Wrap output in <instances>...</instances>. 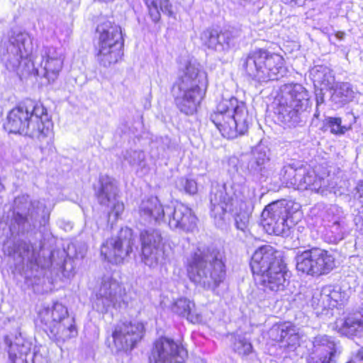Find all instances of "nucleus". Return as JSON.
<instances>
[{"label":"nucleus","instance_id":"1","mask_svg":"<svg viewBox=\"0 0 363 363\" xmlns=\"http://www.w3.org/2000/svg\"><path fill=\"white\" fill-rule=\"evenodd\" d=\"M52 124L47 109L32 101L23 103L11 109L4 124V128L11 133H18L36 138L43 155L54 152Z\"/></svg>","mask_w":363,"mask_h":363},{"label":"nucleus","instance_id":"2","mask_svg":"<svg viewBox=\"0 0 363 363\" xmlns=\"http://www.w3.org/2000/svg\"><path fill=\"white\" fill-rule=\"evenodd\" d=\"M223 252L213 247L199 246L186 262L189 279L204 289H215L225 277Z\"/></svg>","mask_w":363,"mask_h":363},{"label":"nucleus","instance_id":"3","mask_svg":"<svg viewBox=\"0 0 363 363\" xmlns=\"http://www.w3.org/2000/svg\"><path fill=\"white\" fill-rule=\"evenodd\" d=\"M246 179L236 178L223 185L213 186L210 193L211 217L218 226H222L228 208L239 207L240 209H252L256 201L255 188L246 185Z\"/></svg>","mask_w":363,"mask_h":363},{"label":"nucleus","instance_id":"4","mask_svg":"<svg viewBox=\"0 0 363 363\" xmlns=\"http://www.w3.org/2000/svg\"><path fill=\"white\" fill-rule=\"evenodd\" d=\"M208 82L207 74L196 62H188L177 84V91H174L178 108L186 115L195 113L203 99Z\"/></svg>","mask_w":363,"mask_h":363},{"label":"nucleus","instance_id":"5","mask_svg":"<svg viewBox=\"0 0 363 363\" xmlns=\"http://www.w3.org/2000/svg\"><path fill=\"white\" fill-rule=\"evenodd\" d=\"M210 118L221 135L228 139L245 134L250 124L245 104L235 97L222 99Z\"/></svg>","mask_w":363,"mask_h":363},{"label":"nucleus","instance_id":"6","mask_svg":"<svg viewBox=\"0 0 363 363\" xmlns=\"http://www.w3.org/2000/svg\"><path fill=\"white\" fill-rule=\"evenodd\" d=\"M243 67L246 73L258 82L279 80L288 72L281 55L264 49L250 52L244 61Z\"/></svg>","mask_w":363,"mask_h":363},{"label":"nucleus","instance_id":"7","mask_svg":"<svg viewBox=\"0 0 363 363\" xmlns=\"http://www.w3.org/2000/svg\"><path fill=\"white\" fill-rule=\"evenodd\" d=\"M281 99L277 108V119L288 128L303 121V112L309 104L308 91L300 84H286L281 88Z\"/></svg>","mask_w":363,"mask_h":363},{"label":"nucleus","instance_id":"8","mask_svg":"<svg viewBox=\"0 0 363 363\" xmlns=\"http://www.w3.org/2000/svg\"><path fill=\"white\" fill-rule=\"evenodd\" d=\"M96 57L100 65L108 67L123 56V40L120 26L106 21L96 28Z\"/></svg>","mask_w":363,"mask_h":363},{"label":"nucleus","instance_id":"9","mask_svg":"<svg viewBox=\"0 0 363 363\" xmlns=\"http://www.w3.org/2000/svg\"><path fill=\"white\" fill-rule=\"evenodd\" d=\"M33 43L29 34L25 31L11 30L9 38L2 41L0 52L1 60L6 63L8 68L16 70L22 64L27 66L33 52Z\"/></svg>","mask_w":363,"mask_h":363},{"label":"nucleus","instance_id":"10","mask_svg":"<svg viewBox=\"0 0 363 363\" xmlns=\"http://www.w3.org/2000/svg\"><path fill=\"white\" fill-rule=\"evenodd\" d=\"M281 175L284 182L294 189H308L322 195L327 191L328 181L318 176L313 169L287 164L282 168Z\"/></svg>","mask_w":363,"mask_h":363},{"label":"nucleus","instance_id":"11","mask_svg":"<svg viewBox=\"0 0 363 363\" xmlns=\"http://www.w3.org/2000/svg\"><path fill=\"white\" fill-rule=\"evenodd\" d=\"M295 259L298 272L313 277L326 274L335 267L334 257L328 251L318 247L298 252Z\"/></svg>","mask_w":363,"mask_h":363},{"label":"nucleus","instance_id":"12","mask_svg":"<svg viewBox=\"0 0 363 363\" xmlns=\"http://www.w3.org/2000/svg\"><path fill=\"white\" fill-rule=\"evenodd\" d=\"M93 306L102 313H106L110 308H125L127 297L125 290L116 280L104 277L96 291Z\"/></svg>","mask_w":363,"mask_h":363},{"label":"nucleus","instance_id":"13","mask_svg":"<svg viewBox=\"0 0 363 363\" xmlns=\"http://www.w3.org/2000/svg\"><path fill=\"white\" fill-rule=\"evenodd\" d=\"M290 206L286 201H277L267 206L262 213V224L269 235L287 236L291 227L289 221Z\"/></svg>","mask_w":363,"mask_h":363},{"label":"nucleus","instance_id":"14","mask_svg":"<svg viewBox=\"0 0 363 363\" xmlns=\"http://www.w3.org/2000/svg\"><path fill=\"white\" fill-rule=\"evenodd\" d=\"M95 195L100 205L108 209V221L114 222L124 210L123 203L118 199V186L116 180L107 175L99 178Z\"/></svg>","mask_w":363,"mask_h":363},{"label":"nucleus","instance_id":"15","mask_svg":"<svg viewBox=\"0 0 363 363\" xmlns=\"http://www.w3.org/2000/svg\"><path fill=\"white\" fill-rule=\"evenodd\" d=\"M133 244L132 230L122 228L117 238H111L102 245L101 254L108 262L121 264L132 252Z\"/></svg>","mask_w":363,"mask_h":363},{"label":"nucleus","instance_id":"16","mask_svg":"<svg viewBox=\"0 0 363 363\" xmlns=\"http://www.w3.org/2000/svg\"><path fill=\"white\" fill-rule=\"evenodd\" d=\"M186 350L167 337H160L154 344L150 363H184L187 358Z\"/></svg>","mask_w":363,"mask_h":363},{"label":"nucleus","instance_id":"17","mask_svg":"<svg viewBox=\"0 0 363 363\" xmlns=\"http://www.w3.org/2000/svg\"><path fill=\"white\" fill-rule=\"evenodd\" d=\"M16 212L13 220L18 225V231L28 230L35 223L40 211L43 212L45 206L40 201H30L28 196L16 198L14 201Z\"/></svg>","mask_w":363,"mask_h":363},{"label":"nucleus","instance_id":"18","mask_svg":"<svg viewBox=\"0 0 363 363\" xmlns=\"http://www.w3.org/2000/svg\"><path fill=\"white\" fill-rule=\"evenodd\" d=\"M279 254L273 247L268 245L259 247L254 252L250 267L255 279L284 265Z\"/></svg>","mask_w":363,"mask_h":363},{"label":"nucleus","instance_id":"19","mask_svg":"<svg viewBox=\"0 0 363 363\" xmlns=\"http://www.w3.org/2000/svg\"><path fill=\"white\" fill-rule=\"evenodd\" d=\"M144 333V325L140 322L120 323L112 333L113 342L118 350H132Z\"/></svg>","mask_w":363,"mask_h":363},{"label":"nucleus","instance_id":"20","mask_svg":"<svg viewBox=\"0 0 363 363\" xmlns=\"http://www.w3.org/2000/svg\"><path fill=\"white\" fill-rule=\"evenodd\" d=\"M324 221L326 222L324 237L329 243H337L343 240L347 233V224L342 208L330 206L325 212Z\"/></svg>","mask_w":363,"mask_h":363},{"label":"nucleus","instance_id":"21","mask_svg":"<svg viewBox=\"0 0 363 363\" xmlns=\"http://www.w3.org/2000/svg\"><path fill=\"white\" fill-rule=\"evenodd\" d=\"M171 229L192 232L196 228L197 218L192 210L183 203H177L174 208L166 206L165 218Z\"/></svg>","mask_w":363,"mask_h":363},{"label":"nucleus","instance_id":"22","mask_svg":"<svg viewBox=\"0 0 363 363\" xmlns=\"http://www.w3.org/2000/svg\"><path fill=\"white\" fill-rule=\"evenodd\" d=\"M41 67L44 69V77L50 82H54L62 70L64 57L60 49L54 47H43L41 51Z\"/></svg>","mask_w":363,"mask_h":363},{"label":"nucleus","instance_id":"23","mask_svg":"<svg viewBox=\"0 0 363 363\" xmlns=\"http://www.w3.org/2000/svg\"><path fill=\"white\" fill-rule=\"evenodd\" d=\"M166 207L156 196L143 199L138 206L139 219L144 224H160L165 220Z\"/></svg>","mask_w":363,"mask_h":363},{"label":"nucleus","instance_id":"24","mask_svg":"<svg viewBox=\"0 0 363 363\" xmlns=\"http://www.w3.org/2000/svg\"><path fill=\"white\" fill-rule=\"evenodd\" d=\"M203 43L210 49L225 52L233 47L237 41V32L225 30L218 33L216 30H206L201 34Z\"/></svg>","mask_w":363,"mask_h":363},{"label":"nucleus","instance_id":"25","mask_svg":"<svg viewBox=\"0 0 363 363\" xmlns=\"http://www.w3.org/2000/svg\"><path fill=\"white\" fill-rule=\"evenodd\" d=\"M269 160L264 150L256 148L248 161L247 176L255 182H260L265 177V164Z\"/></svg>","mask_w":363,"mask_h":363},{"label":"nucleus","instance_id":"26","mask_svg":"<svg viewBox=\"0 0 363 363\" xmlns=\"http://www.w3.org/2000/svg\"><path fill=\"white\" fill-rule=\"evenodd\" d=\"M255 280L262 286L263 291L267 289L273 292L283 291L286 284L285 265L276 268Z\"/></svg>","mask_w":363,"mask_h":363},{"label":"nucleus","instance_id":"27","mask_svg":"<svg viewBox=\"0 0 363 363\" xmlns=\"http://www.w3.org/2000/svg\"><path fill=\"white\" fill-rule=\"evenodd\" d=\"M8 345L9 357L12 363H23L31 349V343L26 340L21 333L13 340L6 338Z\"/></svg>","mask_w":363,"mask_h":363},{"label":"nucleus","instance_id":"28","mask_svg":"<svg viewBox=\"0 0 363 363\" xmlns=\"http://www.w3.org/2000/svg\"><path fill=\"white\" fill-rule=\"evenodd\" d=\"M339 333L350 338L361 337L363 334V316L360 313L348 315L337 323Z\"/></svg>","mask_w":363,"mask_h":363},{"label":"nucleus","instance_id":"29","mask_svg":"<svg viewBox=\"0 0 363 363\" xmlns=\"http://www.w3.org/2000/svg\"><path fill=\"white\" fill-rule=\"evenodd\" d=\"M41 322L45 325V330L57 325L68 318V312L67 308L62 303H55L52 308H47L43 309L40 313Z\"/></svg>","mask_w":363,"mask_h":363},{"label":"nucleus","instance_id":"30","mask_svg":"<svg viewBox=\"0 0 363 363\" xmlns=\"http://www.w3.org/2000/svg\"><path fill=\"white\" fill-rule=\"evenodd\" d=\"M312 342L311 352L319 356H328V358L336 360L340 352L332 337L320 335L315 337Z\"/></svg>","mask_w":363,"mask_h":363},{"label":"nucleus","instance_id":"31","mask_svg":"<svg viewBox=\"0 0 363 363\" xmlns=\"http://www.w3.org/2000/svg\"><path fill=\"white\" fill-rule=\"evenodd\" d=\"M40 247H34L30 242L24 240H19L13 245L11 250H9V255L15 257L16 255L20 258V262L26 259L30 262L37 261Z\"/></svg>","mask_w":363,"mask_h":363},{"label":"nucleus","instance_id":"32","mask_svg":"<svg viewBox=\"0 0 363 363\" xmlns=\"http://www.w3.org/2000/svg\"><path fill=\"white\" fill-rule=\"evenodd\" d=\"M310 77L315 86L329 89L335 83L333 72L324 65H316L310 70Z\"/></svg>","mask_w":363,"mask_h":363},{"label":"nucleus","instance_id":"33","mask_svg":"<svg viewBox=\"0 0 363 363\" xmlns=\"http://www.w3.org/2000/svg\"><path fill=\"white\" fill-rule=\"evenodd\" d=\"M330 89L333 91L330 100L337 108L342 107L351 101L354 96L352 86L348 82H337Z\"/></svg>","mask_w":363,"mask_h":363},{"label":"nucleus","instance_id":"34","mask_svg":"<svg viewBox=\"0 0 363 363\" xmlns=\"http://www.w3.org/2000/svg\"><path fill=\"white\" fill-rule=\"evenodd\" d=\"M194 303L186 298H180L172 306V311L179 316L186 318L190 323H196L201 320L199 314L194 311Z\"/></svg>","mask_w":363,"mask_h":363},{"label":"nucleus","instance_id":"35","mask_svg":"<svg viewBox=\"0 0 363 363\" xmlns=\"http://www.w3.org/2000/svg\"><path fill=\"white\" fill-rule=\"evenodd\" d=\"M46 330L50 332V335L57 342H65L77 335V330L73 323V320L70 318Z\"/></svg>","mask_w":363,"mask_h":363},{"label":"nucleus","instance_id":"36","mask_svg":"<svg viewBox=\"0 0 363 363\" xmlns=\"http://www.w3.org/2000/svg\"><path fill=\"white\" fill-rule=\"evenodd\" d=\"M166 257L163 245L142 247V260L150 267L154 268L158 264H163Z\"/></svg>","mask_w":363,"mask_h":363},{"label":"nucleus","instance_id":"37","mask_svg":"<svg viewBox=\"0 0 363 363\" xmlns=\"http://www.w3.org/2000/svg\"><path fill=\"white\" fill-rule=\"evenodd\" d=\"M269 335L274 340L286 342L289 345H295L298 339L295 329L286 324L273 326L269 330Z\"/></svg>","mask_w":363,"mask_h":363},{"label":"nucleus","instance_id":"38","mask_svg":"<svg viewBox=\"0 0 363 363\" xmlns=\"http://www.w3.org/2000/svg\"><path fill=\"white\" fill-rule=\"evenodd\" d=\"M232 347L233 351L242 358L249 356L254 351L250 341L242 335L232 337Z\"/></svg>","mask_w":363,"mask_h":363},{"label":"nucleus","instance_id":"39","mask_svg":"<svg viewBox=\"0 0 363 363\" xmlns=\"http://www.w3.org/2000/svg\"><path fill=\"white\" fill-rule=\"evenodd\" d=\"M140 241L142 247H155L157 245H163L162 238L160 232L155 228H149L140 232Z\"/></svg>","mask_w":363,"mask_h":363},{"label":"nucleus","instance_id":"40","mask_svg":"<svg viewBox=\"0 0 363 363\" xmlns=\"http://www.w3.org/2000/svg\"><path fill=\"white\" fill-rule=\"evenodd\" d=\"M327 294L323 289L320 292H316L313 295L311 298V306L318 311L319 310L323 311L328 308H331V303L328 301Z\"/></svg>","mask_w":363,"mask_h":363},{"label":"nucleus","instance_id":"41","mask_svg":"<svg viewBox=\"0 0 363 363\" xmlns=\"http://www.w3.org/2000/svg\"><path fill=\"white\" fill-rule=\"evenodd\" d=\"M123 158L131 166L143 167L145 164V156L141 150H127L124 155Z\"/></svg>","mask_w":363,"mask_h":363},{"label":"nucleus","instance_id":"42","mask_svg":"<svg viewBox=\"0 0 363 363\" xmlns=\"http://www.w3.org/2000/svg\"><path fill=\"white\" fill-rule=\"evenodd\" d=\"M177 186L189 194H195L198 191L197 184L194 179L180 178L177 182Z\"/></svg>","mask_w":363,"mask_h":363},{"label":"nucleus","instance_id":"43","mask_svg":"<svg viewBox=\"0 0 363 363\" xmlns=\"http://www.w3.org/2000/svg\"><path fill=\"white\" fill-rule=\"evenodd\" d=\"M323 289L329 299V303H331V308L335 307L340 301H342V295L339 288L335 289L332 286H328L324 287Z\"/></svg>","mask_w":363,"mask_h":363},{"label":"nucleus","instance_id":"44","mask_svg":"<svg viewBox=\"0 0 363 363\" xmlns=\"http://www.w3.org/2000/svg\"><path fill=\"white\" fill-rule=\"evenodd\" d=\"M327 125L333 133H342L344 131L341 126V119L340 118H328L326 119Z\"/></svg>","mask_w":363,"mask_h":363},{"label":"nucleus","instance_id":"45","mask_svg":"<svg viewBox=\"0 0 363 363\" xmlns=\"http://www.w3.org/2000/svg\"><path fill=\"white\" fill-rule=\"evenodd\" d=\"M336 360L328 358V356H319L311 352L307 357L306 363H333Z\"/></svg>","mask_w":363,"mask_h":363},{"label":"nucleus","instance_id":"46","mask_svg":"<svg viewBox=\"0 0 363 363\" xmlns=\"http://www.w3.org/2000/svg\"><path fill=\"white\" fill-rule=\"evenodd\" d=\"M149 11V15L152 21L157 23L160 19V11L157 1L147 6Z\"/></svg>","mask_w":363,"mask_h":363},{"label":"nucleus","instance_id":"47","mask_svg":"<svg viewBox=\"0 0 363 363\" xmlns=\"http://www.w3.org/2000/svg\"><path fill=\"white\" fill-rule=\"evenodd\" d=\"M248 219L246 216L241 217L238 216L235 218V225L236 228L240 230L244 231L247 226Z\"/></svg>","mask_w":363,"mask_h":363},{"label":"nucleus","instance_id":"48","mask_svg":"<svg viewBox=\"0 0 363 363\" xmlns=\"http://www.w3.org/2000/svg\"><path fill=\"white\" fill-rule=\"evenodd\" d=\"M160 10L165 14L168 16H172V5L169 3V0H162L160 2Z\"/></svg>","mask_w":363,"mask_h":363},{"label":"nucleus","instance_id":"49","mask_svg":"<svg viewBox=\"0 0 363 363\" xmlns=\"http://www.w3.org/2000/svg\"><path fill=\"white\" fill-rule=\"evenodd\" d=\"M355 196L363 204V181L357 184L355 189Z\"/></svg>","mask_w":363,"mask_h":363},{"label":"nucleus","instance_id":"50","mask_svg":"<svg viewBox=\"0 0 363 363\" xmlns=\"http://www.w3.org/2000/svg\"><path fill=\"white\" fill-rule=\"evenodd\" d=\"M320 90L319 93L316 94V106L319 107L320 105L323 104L324 103V96L322 92V90L323 88L320 87Z\"/></svg>","mask_w":363,"mask_h":363},{"label":"nucleus","instance_id":"51","mask_svg":"<svg viewBox=\"0 0 363 363\" xmlns=\"http://www.w3.org/2000/svg\"><path fill=\"white\" fill-rule=\"evenodd\" d=\"M354 222L357 228L363 233V219H360V221L358 222L357 220V216H355L354 218Z\"/></svg>","mask_w":363,"mask_h":363},{"label":"nucleus","instance_id":"52","mask_svg":"<svg viewBox=\"0 0 363 363\" xmlns=\"http://www.w3.org/2000/svg\"><path fill=\"white\" fill-rule=\"evenodd\" d=\"M284 4H295V5H301L304 0H281Z\"/></svg>","mask_w":363,"mask_h":363},{"label":"nucleus","instance_id":"53","mask_svg":"<svg viewBox=\"0 0 363 363\" xmlns=\"http://www.w3.org/2000/svg\"><path fill=\"white\" fill-rule=\"evenodd\" d=\"M357 216V220L358 222L360 221V219H363V207L359 210L358 213L355 215Z\"/></svg>","mask_w":363,"mask_h":363},{"label":"nucleus","instance_id":"54","mask_svg":"<svg viewBox=\"0 0 363 363\" xmlns=\"http://www.w3.org/2000/svg\"><path fill=\"white\" fill-rule=\"evenodd\" d=\"M345 33L342 31H338L336 33L335 36L339 40H343L345 38Z\"/></svg>","mask_w":363,"mask_h":363},{"label":"nucleus","instance_id":"55","mask_svg":"<svg viewBox=\"0 0 363 363\" xmlns=\"http://www.w3.org/2000/svg\"><path fill=\"white\" fill-rule=\"evenodd\" d=\"M357 358L359 360H363V348H361L357 354Z\"/></svg>","mask_w":363,"mask_h":363},{"label":"nucleus","instance_id":"56","mask_svg":"<svg viewBox=\"0 0 363 363\" xmlns=\"http://www.w3.org/2000/svg\"><path fill=\"white\" fill-rule=\"evenodd\" d=\"M233 3L238 4L240 5H245V4L249 0H231Z\"/></svg>","mask_w":363,"mask_h":363},{"label":"nucleus","instance_id":"57","mask_svg":"<svg viewBox=\"0 0 363 363\" xmlns=\"http://www.w3.org/2000/svg\"><path fill=\"white\" fill-rule=\"evenodd\" d=\"M289 21L292 23H296L297 21V18L296 16H289L287 18Z\"/></svg>","mask_w":363,"mask_h":363},{"label":"nucleus","instance_id":"58","mask_svg":"<svg viewBox=\"0 0 363 363\" xmlns=\"http://www.w3.org/2000/svg\"><path fill=\"white\" fill-rule=\"evenodd\" d=\"M144 1H145L147 6L157 2V0H144Z\"/></svg>","mask_w":363,"mask_h":363},{"label":"nucleus","instance_id":"59","mask_svg":"<svg viewBox=\"0 0 363 363\" xmlns=\"http://www.w3.org/2000/svg\"><path fill=\"white\" fill-rule=\"evenodd\" d=\"M318 116H319L318 107H317V110H316V111H315V114H314V116H315V117H316V118H318Z\"/></svg>","mask_w":363,"mask_h":363}]
</instances>
